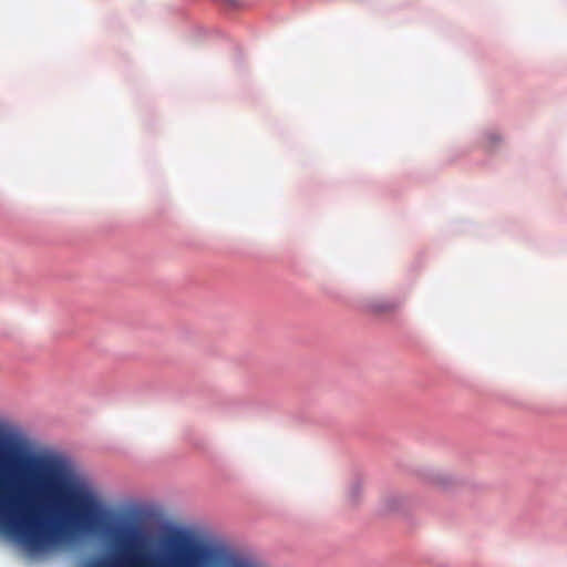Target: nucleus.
I'll list each match as a JSON object with an SVG mask.
<instances>
[{
  "instance_id": "1",
  "label": "nucleus",
  "mask_w": 567,
  "mask_h": 567,
  "mask_svg": "<svg viewBox=\"0 0 567 567\" xmlns=\"http://www.w3.org/2000/svg\"><path fill=\"white\" fill-rule=\"evenodd\" d=\"M101 503L61 458L30 454L21 435L0 430V527L33 549L97 528Z\"/></svg>"
},
{
  "instance_id": "2",
  "label": "nucleus",
  "mask_w": 567,
  "mask_h": 567,
  "mask_svg": "<svg viewBox=\"0 0 567 567\" xmlns=\"http://www.w3.org/2000/svg\"><path fill=\"white\" fill-rule=\"evenodd\" d=\"M393 309V305H385L384 307L377 308V311H390Z\"/></svg>"
}]
</instances>
